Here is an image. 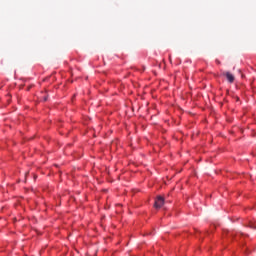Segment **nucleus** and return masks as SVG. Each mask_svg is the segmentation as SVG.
Masks as SVG:
<instances>
[{
	"label": "nucleus",
	"instance_id": "obj_2",
	"mask_svg": "<svg viewBox=\"0 0 256 256\" xmlns=\"http://www.w3.org/2000/svg\"><path fill=\"white\" fill-rule=\"evenodd\" d=\"M223 75L226 77L229 83H233V81H235V76H233V74L230 72H224Z\"/></svg>",
	"mask_w": 256,
	"mask_h": 256
},
{
	"label": "nucleus",
	"instance_id": "obj_4",
	"mask_svg": "<svg viewBox=\"0 0 256 256\" xmlns=\"http://www.w3.org/2000/svg\"><path fill=\"white\" fill-rule=\"evenodd\" d=\"M47 99H48L47 96H45V97L43 98V101H47Z\"/></svg>",
	"mask_w": 256,
	"mask_h": 256
},
{
	"label": "nucleus",
	"instance_id": "obj_3",
	"mask_svg": "<svg viewBox=\"0 0 256 256\" xmlns=\"http://www.w3.org/2000/svg\"><path fill=\"white\" fill-rule=\"evenodd\" d=\"M249 227H250V229H256V221H250Z\"/></svg>",
	"mask_w": 256,
	"mask_h": 256
},
{
	"label": "nucleus",
	"instance_id": "obj_1",
	"mask_svg": "<svg viewBox=\"0 0 256 256\" xmlns=\"http://www.w3.org/2000/svg\"><path fill=\"white\" fill-rule=\"evenodd\" d=\"M163 205H165V198H163L162 196H158L154 204L155 209H161Z\"/></svg>",
	"mask_w": 256,
	"mask_h": 256
}]
</instances>
